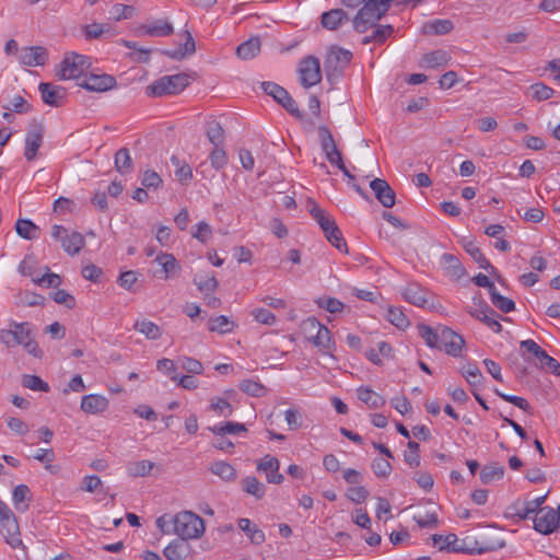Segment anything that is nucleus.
<instances>
[{
  "label": "nucleus",
  "instance_id": "1",
  "mask_svg": "<svg viewBox=\"0 0 560 560\" xmlns=\"http://www.w3.org/2000/svg\"><path fill=\"white\" fill-rule=\"evenodd\" d=\"M0 342L7 348L23 346V348L33 357H43V351L34 340L32 324L27 322H10L8 328L0 329Z\"/></svg>",
  "mask_w": 560,
  "mask_h": 560
},
{
  "label": "nucleus",
  "instance_id": "2",
  "mask_svg": "<svg viewBox=\"0 0 560 560\" xmlns=\"http://www.w3.org/2000/svg\"><path fill=\"white\" fill-rule=\"evenodd\" d=\"M205 533V521L194 512L182 511L174 516L173 534L183 540L197 539Z\"/></svg>",
  "mask_w": 560,
  "mask_h": 560
},
{
  "label": "nucleus",
  "instance_id": "3",
  "mask_svg": "<svg viewBox=\"0 0 560 560\" xmlns=\"http://www.w3.org/2000/svg\"><path fill=\"white\" fill-rule=\"evenodd\" d=\"M0 534L13 549L23 545L18 518L3 501L0 502Z\"/></svg>",
  "mask_w": 560,
  "mask_h": 560
},
{
  "label": "nucleus",
  "instance_id": "4",
  "mask_svg": "<svg viewBox=\"0 0 560 560\" xmlns=\"http://www.w3.org/2000/svg\"><path fill=\"white\" fill-rule=\"evenodd\" d=\"M189 83L190 78L186 73L165 75L148 86V91L150 95L159 97L164 95H176L184 91Z\"/></svg>",
  "mask_w": 560,
  "mask_h": 560
},
{
  "label": "nucleus",
  "instance_id": "5",
  "mask_svg": "<svg viewBox=\"0 0 560 560\" xmlns=\"http://www.w3.org/2000/svg\"><path fill=\"white\" fill-rule=\"evenodd\" d=\"M90 66L89 57L77 52H68L59 65L60 69L57 75L61 80L80 79L86 75L85 72Z\"/></svg>",
  "mask_w": 560,
  "mask_h": 560
},
{
  "label": "nucleus",
  "instance_id": "6",
  "mask_svg": "<svg viewBox=\"0 0 560 560\" xmlns=\"http://www.w3.org/2000/svg\"><path fill=\"white\" fill-rule=\"evenodd\" d=\"M385 14L386 12H383L381 7L374 0H363V7L353 18V28L358 33H365Z\"/></svg>",
  "mask_w": 560,
  "mask_h": 560
},
{
  "label": "nucleus",
  "instance_id": "7",
  "mask_svg": "<svg viewBox=\"0 0 560 560\" xmlns=\"http://www.w3.org/2000/svg\"><path fill=\"white\" fill-rule=\"evenodd\" d=\"M261 89L267 95H270L293 117H295L296 119L303 118V113L300 110L296 102L292 98V96L284 88L275 82H262Z\"/></svg>",
  "mask_w": 560,
  "mask_h": 560
},
{
  "label": "nucleus",
  "instance_id": "8",
  "mask_svg": "<svg viewBox=\"0 0 560 560\" xmlns=\"http://www.w3.org/2000/svg\"><path fill=\"white\" fill-rule=\"evenodd\" d=\"M351 59V51L340 47H331L324 61L327 79L331 80L340 77Z\"/></svg>",
  "mask_w": 560,
  "mask_h": 560
},
{
  "label": "nucleus",
  "instance_id": "9",
  "mask_svg": "<svg viewBox=\"0 0 560 560\" xmlns=\"http://www.w3.org/2000/svg\"><path fill=\"white\" fill-rule=\"evenodd\" d=\"M51 236L56 241L60 242L63 250L70 256H74V255L79 254L80 250L85 245V240L81 233H79V232L68 233V230L62 225H58V224L52 225Z\"/></svg>",
  "mask_w": 560,
  "mask_h": 560
},
{
  "label": "nucleus",
  "instance_id": "10",
  "mask_svg": "<svg viewBox=\"0 0 560 560\" xmlns=\"http://www.w3.org/2000/svg\"><path fill=\"white\" fill-rule=\"evenodd\" d=\"M521 348L525 352L530 353L540 364V368H546L553 375H560V363L550 357L536 341L527 339L521 341Z\"/></svg>",
  "mask_w": 560,
  "mask_h": 560
},
{
  "label": "nucleus",
  "instance_id": "11",
  "mask_svg": "<svg viewBox=\"0 0 560 560\" xmlns=\"http://www.w3.org/2000/svg\"><path fill=\"white\" fill-rule=\"evenodd\" d=\"M300 82L304 88L316 85L322 80L320 65L318 58L307 56L299 65Z\"/></svg>",
  "mask_w": 560,
  "mask_h": 560
},
{
  "label": "nucleus",
  "instance_id": "12",
  "mask_svg": "<svg viewBox=\"0 0 560 560\" xmlns=\"http://www.w3.org/2000/svg\"><path fill=\"white\" fill-rule=\"evenodd\" d=\"M45 128L42 122L34 120L30 124L25 136L24 156L31 162L36 159L38 149L43 144Z\"/></svg>",
  "mask_w": 560,
  "mask_h": 560
},
{
  "label": "nucleus",
  "instance_id": "13",
  "mask_svg": "<svg viewBox=\"0 0 560 560\" xmlns=\"http://www.w3.org/2000/svg\"><path fill=\"white\" fill-rule=\"evenodd\" d=\"M465 340L462 335L446 326H440L439 346L448 355L457 358L460 355Z\"/></svg>",
  "mask_w": 560,
  "mask_h": 560
},
{
  "label": "nucleus",
  "instance_id": "14",
  "mask_svg": "<svg viewBox=\"0 0 560 560\" xmlns=\"http://www.w3.org/2000/svg\"><path fill=\"white\" fill-rule=\"evenodd\" d=\"M453 552L456 553H468V555H482L497 549L495 545L485 544L478 541L472 535H466L463 538L456 536L455 547H451Z\"/></svg>",
  "mask_w": 560,
  "mask_h": 560
},
{
  "label": "nucleus",
  "instance_id": "15",
  "mask_svg": "<svg viewBox=\"0 0 560 560\" xmlns=\"http://www.w3.org/2000/svg\"><path fill=\"white\" fill-rule=\"evenodd\" d=\"M534 528L536 532L548 535L560 528L559 513L555 509L546 506L539 510L534 518Z\"/></svg>",
  "mask_w": 560,
  "mask_h": 560
},
{
  "label": "nucleus",
  "instance_id": "16",
  "mask_svg": "<svg viewBox=\"0 0 560 560\" xmlns=\"http://www.w3.org/2000/svg\"><path fill=\"white\" fill-rule=\"evenodd\" d=\"M38 91L46 105L60 107L63 106L67 101V90L60 85L42 82L38 85Z\"/></svg>",
  "mask_w": 560,
  "mask_h": 560
},
{
  "label": "nucleus",
  "instance_id": "17",
  "mask_svg": "<svg viewBox=\"0 0 560 560\" xmlns=\"http://www.w3.org/2000/svg\"><path fill=\"white\" fill-rule=\"evenodd\" d=\"M79 86L92 92H105L116 85V79L110 74H86Z\"/></svg>",
  "mask_w": 560,
  "mask_h": 560
},
{
  "label": "nucleus",
  "instance_id": "18",
  "mask_svg": "<svg viewBox=\"0 0 560 560\" xmlns=\"http://www.w3.org/2000/svg\"><path fill=\"white\" fill-rule=\"evenodd\" d=\"M19 60L27 67L44 66L48 60V50L43 46H30L20 49Z\"/></svg>",
  "mask_w": 560,
  "mask_h": 560
},
{
  "label": "nucleus",
  "instance_id": "19",
  "mask_svg": "<svg viewBox=\"0 0 560 560\" xmlns=\"http://www.w3.org/2000/svg\"><path fill=\"white\" fill-rule=\"evenodd\" d=\"M370 188L383 207L392 208L395 205L396 192L385 179L374 178L370 182Z\"/></svg>",
  "mask_w": 560,
  "mask_h": 560
},
{
  "label": "nucleus",
  "instance_id": "20",
  "mask_svg": "<svg viewBox=\"0 0 560 560\" xmlns=\"http://www.w3.org/2000/svg\"><path fill=\"white\" fill-rule=\"evenodd\" d=\"M280 462L271 455H266L257 464V470L266 472V479L269 483L279 485L283 481L284 477L279 472Z\"/></svg>",
  "mask_w": 560,
  "mask_h": 560
},
{
  "label": "nucleus",
  "instance_id": "21",
  "mask_svg": "<svg viewBox=\"0 0 560 560\" xmlns=\"http://www.w3.org/2000/svg\"><path fill=\"white\" fill-rule=\"evenodd\" d=\"M109 407V400L98 394L84 395L81 399V410L89 415H98L106 411Z\"/></svg>",
  "mask_w": 560,
  "mask_h": 560
},
{
  "label": "nucleus",
  "instance_id": "22",
  "mask_svg": "<svg viewBox=\"0 0 560 560\" xmlns=\"http://www.w3.org/2000/svg\"><path fill=\"white\" fill-rule=\"evenodd\" d=\"M190 553V546L180 538L172 540L163 550L167 560H185Z\"/></svg>",
  "mask_w": 560,
  "mask_h": 560
},
{
  "label": "nucleus",
  "instance_id": "23",
  "mask_svg": "<svg viewBox=\"0 0 560 560\" xmlns=\"http://www.w3.org/2000/svg\"><path fill=\"white\" fill-rule=\"evenodd\" d=\"M402 296L408 303L424 307L428 303V291L417 283H410L402 290Z\"/></svg>",
  "mask_w": 560,
  "mask_h": 560
},
{
  "label": "nucleus",
  "instance_id": "24",
  "mask_svg": "<svg viewBox=\"0 0 560 560\" xmlns=\"http://www.w3.org/2000/svg\"><path fill=\"white\" fill-rule=\"evenodd\" d=\"M462 246L464 249L471 256V258L478 264L481 269L491 270V272L495 271V268L490 264V261L482 254L481 249L477 246L475 241L463 238Z\"/></svg>",
  "mask_w": 560,
  "mask_h": 560
},
{
  "label": "nucleus",
  "instance_id": "25",
  "mask_svg": "<svg viewBox=\"0 0 560 560\" xmlns=\"http://www.w3.org/2000/svg\"><path fill=\"white\" fill-rule=\"evenodd\" d=\"M32 501V493L26 485H19L13 489L12 502L18 512H26Z\"/></svg>",
  "mask_w": 560,
  "mask_h": 560
},
{
  "label": "nucleus",
  "instance_id": "26",
  "mask_svg": "<svg viewBox=\"0 0 560 560\" xmlns=\"http://www.w3.org/2000/svg\"><path fill=\"white\" fill-rule=\"evenodd\" d=\"M140 31L149 36L166 37L173 34L174 28L168 21L156 20L152 24L141 25Z\"/></svg>",
  "mask_w": 560,
  "mask_h": 560
},
{
  "label": "nucleus",
  "instance_id": "27",
  "mask_svg": "<svg viewBox=\"0 0 560 560\" xmlns=\"http://www.w3.org/2000/svg\"><path fill=\"white\" fill-rule=\"evenodd\" d=\"M348 20V14L342 9H332L324 12L320 18L323 27L334 31Z\"/></svg>",
  "mask_w": 560,
  "mask_h": 560
},
{
  "label": "nucleus",
  "instance_id": "28",
  "mask_svg": "<svg viewBox=\"0 0 560 560\" xmlns=\"http://www.w3.org/2000/svg\"><path fill=\"white\" fill-rule=\"evenodd\" d=\"M308 211L323 232L336 224V221L314 201L308 202Z\"/></svg>",
  "mask_w": 560,
  "mask_h": 560
},
{
  "label": "nucleus",
  "instance_id": "29",
  "mask_svg": "<svg viewBox=\"0 0 560 560\" xmlns=\"http://www.w3.org/2000/svg\"><path fill=\"white\" fill-rule=\"evenodd\" d=\"M357 393L358 398L366 404L371 409L382 408L386 404L385 398L370 387L361 386L358 388Z\"/></svg>",
  "mask_w": 560,
  "mask_h": 560
},
{
  "label": "nucleus",
  "instance_id": "30",
  "mask_svg": "<svg viewBox=\"0 0 560 560\" xmlns=\"http://www.w3.org/2000/svg\"><path fill=\"white\" fill-rule=\"evenodd\" d=\"M546 497L547 495L545 494L534 500L526 501L521 508L514 506V516H516L518 520H526L534 513H536V515L539 514V510L541 509L540 506L546 501Z\"/></svg>",
  "mask_w": 560,
  "mask_h": 560
},
{
  "label": "nucleus",
  "instance_id": "31",
  "mask_svg": "<svg viewBox=\"0 0 560 560\" xmlns=\"http://www.w3.org/2000/svg\"><path fill=\"white\" fill-rule=\"evenodd\" d=\"M441 259L445 266L446 273L453 279L458 280L465 276L466 270L456 256L445 253L442 255Z\"/></svg>",
  "mask_w": 560,
  "mask_h": 560
},
{
  "label": "nucleus",
  "instance_id": "32",
  "mask_svg": "<svg viewBox=\"0 0 560 560\" xmlns=\"http://www.w3.org/2000/svg\"><path fill=\"white\" fill-rule=\"evenodd\" d=\"M450 60L451 56L448 55L447 51L443 49L430 51L422 57L423 63L425 65L427 68L430 69H438L444 67L448 63Z\"/></svg>",
  "mask_w": 560,
  "mask_h": 560
},
{
  "label": "nucleus",
  "instance_id": "33",
  "mask_svg": "<svg viewBox=\"0 0 560 560\" xmlns=\"http://www.w3.org/2000/svg\"><path fill=\"white\" fill-rule=\"evenodd\" d=\"M312 343L323 354L329 353L335 347L331 332L325 325L320 327V331L316 334L315 338L312 340Z\"/></svg>",
  "mask_w": 560,
  "mask_h": 560
},
{
  "label": "nucleus",
  "instance_id": "34",
  "mask_svg": "<svg viewBox=\"0 0 560 560\" xmlns=\"http://www.w3.org/2000/svg\"><path fill=\"white\" fill-rule=\"evenodd\" d=\"M242 489L256 500H261L266 494V486L254 476L242 479Z\"/></svg>",
  "mask_w": 560,
  "mask_h": 560
},
{
  "label": "nucleus",
  "instance_id": "35",
  "mask_svg": "<svg viewBox=\"0 0 560 560\" xmlns=\"http://www.w3.org/2000/svg\"><path fill=\"white\" fill-rule=\"evenodd\" d=\"M210 471L228 482L234 481L237 477L236 469L231 464L224 460H218L212 463L210 466Z\"/></svg>",
  "mask_w": 560,
  "mask_h": 560
},
{
  "label": "nucleus",
  "instance_id": "36",
  "mask_svg": "<svg viewBox=\"0 0 560 560\" xmlns=\"http://www.w3.org/2000/svg\"><path fill=\"white\" fill-rule=\"evenodd\" d=\"M259 50L260 39L258 37H252L237 46L236 55L241 59L248 60L254 58L259 52Z\"/></svg>",
  "mask_w": 560,
  "mask_h": 560
},
{
  "label": "nucleus",
  "instance_id": "37",
  "mask_svg": "<svg viewBox=\"0 0 560 560\" xmlns=\"http://www.w3.org/2000/svg\"><path fill=\"white\" fill-rule=\"evenodd\" d=\"M115 168L121 175L132 172V159L127 148H121L115 153Z\"/></svg>",
  "mask_w": 560,
  "mask_h": 560
},
{
  "label": "nucleus",
  "instance_id": "38",
  "mask_svg": "<svg viewBox=\"0 0 560 560\" xmlns=\"http://www.w3.org/2000/svg\"><path fill=\"white\" fill-rule=\"evenodd\" d=\"M133 328L151 340H156L162 336L161 328L153 322L145 318L136 320Z\"/></svg>",
  "mask_w": 560,
  "mask_h": 560
},
{
  "label": "nucleus",
  "instance_id": "39",
  "mask_svg": "<svg viewBox=\"0 0 560 560\" xmlns=\"http://www.w3.org/2000/svg\"><path fill=\"white\" fill-rule=\"evenodd\" d=\"M235 326V323L224 315L211 317L208 322V329L219 334H229Z\"/></svg>",
  "mask_w": 560,
  "mask_h": 560
},
{
  "label": "nucleus",
  "instance_id": "40",
  "mask_svg": "<svg viewBox=\"0 0 560 560\" xmlns=\"http://www.w3.org/2000/svg\"><path fill=\"white\" fill-rule=\"evenodd\" d=\"M171 162L174 166H176L175 170V177L182 185H188L190 180L192 179V170L191 167L186 163L182 162L178 156L172 155Z\"/></svg>",
  "mask_w": 560,
  "mask_h": 560
},
{
  "label": "nucleus",
  "instance_id": "41",
  "mask_svg": "<svg viewBox=\"0 0 560 560\" xmlns=\"http://www.w3.org/2000/svg\"><path fill=\"white\" fill-rule=\"evenodd\" d=\"M417 329L428 347L441 350V346H439L440 327L433 329L429 325L419 324Z\"/></svg>",
  "mask_w": 560,
  "mask_h": 560
},
{
  "label": "nucleus",
  "instance_id": "42",
  "mask_svg": "<svg viewBox=\"0 0 560 560\" xmlns=\"http://www.w3.org/2000/svg\"><path fill=\"white\" fill-rule=\"evenodd\" d=\"M504 475V467L498 463L485 465L480 471V480L482 483L488 485L493 480L502 479Z\"/></svg>",
  "mask_w": 560,
  "mask_h": 560
},
{
  "label": "nucleus",
  "instance_id": "43",
  "mask_svg": "<svg viewBox=\"0 0 560 560\" xmlns=\"http://www.w3.org/2000/svg\"><path fill=\"white\" fill-rule=\"evenodd\" d=\"M155 261L162 267L165 279L173 277L179 269L178 262L172 254L161 253L156 256Z\"/></svg>",
  "mask_w": 560,
  "mask_h": 560
},
{
  "label": "nucleus",
  "instance_id": "44",
  "mask_svg": "<svg viewBox=\"0 0 560 560\" xmlns=\"http://www.w3.org/2000/svg\"><path fill=\"white\" fill-rule=\"evenodd\" d=\"M238 388L243 393L253 397H264L267 394V387L258 380L254 378L243 380L240 383Z\"/></svg>",
  "mask_w": 560,
  "mask_h": 560
},
{
  "label": "nucleus",
  "instance_id": "45",
  "mask_svg": "<svg viewBox=\"0 0 560 560\" xmlns=\"http://www.w3.org/2000/svg\"><path fill=\"white\" fill-rule=\"evenodd\" d=\"M15 231L25 240H35L38 237L39 228L31 220L19 219L15 223Z\"/></svg>",
  "mask_w": 560,
  "mask_h": 560
},
{
  "label": "nucleus",
  "instance_id": "46",
  "mask_svg": "<svg viewBox=\"0 0 560 560\" xmlns=\"http://www.w3.org/2000/svg\"><path fill=\"white\" fill-rule=\"evenodd\" d=\"M462 374L466 378L467 383L472 388H478L482 385L483 375L476 364L468 363L462 368Z\"/></svg>",
  "mask_w": 560,
  "mask_h": 560
},
{
  "label": "nucleus",
  "instance_id": "47",
  "mask_svg": "<svg viewBox=\"0 0 560 560\" xmlns=\"http://www.w3.org/2000/svg\"><path fill=\"white\" fill-rule=\"evenodd\" d=\"M154 466L155 464L153 462L147 459L137 460L127 465V471L131 477H145L151 474Z\"/></svg>",
  "mask_w": 560,
  "mask_h": 560
},
{
  "label": "nucleus",
  "instance_id": "48",
  "mask_svg": "<svg viewBox=\"0 0 560 560\" xmlns=\"http://www.w3.org/2000/svg\"><path fill=\"white\" fill-rule=\"evenodd\" d=\"M324 234L327 241L339 252L348 253L347 243L337 223L329 228V230L324 231Z\"/></svg>",
  "mask_w": 560,
  "mask_h": 560
},
{
  "label": "nucleus",
  "instance_id": "49",
  "mask_svg": "<svg viewBox=\"0 0 560 560\" xmlns=\"http://www.w3.org/2000/svg\"><path fill=\"white\" fill-rule=\"evenodd\" d=\"M209 430L217 435L224 436L225 434H240L247 431L244 423L226 422L224 424H217L210 427Z\"/></svg>",
  "mask_w": 560,
  "mask_h": 560
},
{
  "label": "nucleus",
  "instance_id": "50",
  "mask_svg": "<svg viewBox=\"0 0 560 560\" xmlns=\"http://www.w3.org/2000/svg\"><path fill=\"white\" fill-rule=\"evenodd\" d=\"M207 138L213 145H222L225 139V132L220 122L212 120L207 125Z\"/></svg>",
  "mask_w": 560,
  "mask_h": 560
},
{
  "label": "nucleus",
  "instance_id": "51",
  "mask_svg": "<svg viewBox=\"0 0 560 560\" xmlns=\"http://www.w3.org/2000/svg\"><path fill=\"white\" fill-rule=\"evenodd\" d=\"M318 135L325 154L332 153L337 155L338 148L330 130L326 126H320L318 128Z\"/></svg>",
  "mask_w": 560,
  "mask_h": 560
},
{
  "label": "nucleus",
  "instance_id": "52",
  "mask_svg": "<svg viewBox=\"0 0 560 560\" xmlns=\"http://www.w3.org/2000/svg\"><path fill=\"white\" fill-rule=\"evenodd\" d=\"M194 283L197 285L198 290L203 294L212 293L219 285L218 280L212 275H196L194 278Z\"/></svg>",
  "mask_w": 560,
  "mask_h": 560
},
{
  "label": "nucleus",
  "instance_id": "53",
  "mask_svg": "<svg viewBox=\"0 0 560 560\" xmlns=\"http://www.w3.org/2000/svg\"><path fill=\"white\" fill-rule=\"evenodd\" d=\"M490 300L492 304L503 313H510L515 310L514 301L501 295L497 289L490 292Z\"/></svg>",
  "mask_w": 560,
  "mask_h": 560
},
{
  "label": "nucleus",
  "instance_id": "54",
  "mask_svg": "<svg viewBox=\"0 0 560 560\" xmlns=\"http://www.w3.org/2000/svg\"><path fill=\"white\" fill-rule=\"evenodd\" d=\"M323 324H320L317 318L315 317H307L306 319L302 320L301 323V331L304 335V337L312 342V340L315 338L316 334L320 331V327Z\"/></svg>",
  "mask_w": 560,
  "mask_h": 560
},
{
  "label": "nucleus",
  "instance_id": "55",
  "mask_svg": "<svg viewBox=\"0 0 560 560\" xmlns=\"http://www.w3.org/2000/svg\"><path fill=\"white\" fill-rule=\"evenodd\" d=\"M211 166L219 171L228 164V155L225 150L221 145H213L212 151L209 154Z\"/></svg>",
  "mask_w": 560,
  "mask_h": 560
},
{
  "label": "nucleus",
  "instance_id": "56",
  "mask_svg": "<svg viewBox=\"0 0 560 560\" xmlns=\"http://www.w3.org/2000/svg\"><path fill=\"white\" fill-rule=\"evenodd\" d=\"M386 317L390 324H393L399 329L406 328L409 325V319L398 307H388Z\"/></svg>",
  "mask_w": 560,
  "mask_h": 560
},
{
  "label": "nucleus",
  "instance_id": "57",
  "mask_svg": "<svg viewBox=\"0 0 560 560\" xmlns=\"http://www.w3.org/2000/svg\"><path fill=\"white\" fill-rule=\"evenodd\" d=\"M22 385L25 388H28L32 390H39V392H45V393H47L49 390V385L37 375H30V374L23 375Z\"/></svg>",
  "mask_w": 560,
  "mask_h": 560
},
{
  "label": "nucleus",
  "instance_id": "58",
  "mask_svg": "<svg viewBox=\"0 0 560 560\" xmlns=\"http://www.w3.org/2000/svg\"><path fill=\"white\" fill-rule=\"evenodd\" d=\"M210 409L223 417H230L233 413L232 405L225 398L222 397L211 398Z\"/></svg>",
  "mask_w": 560,
  "mask_h": 560
},
{
  "label": "nucleus",
  "instance_id": "59",
  "mask_svg": "<svg viewBox=\"0 0 560 560\" xmlns=\"http://www.w3.org/2000/svg\"><path fill=\"white\" fill-rule=\"evenodd\" d=\"M433 545L438 546L440 551L453 552L451 547H455L456 535L448 534L446 536L434 534L432 535Z\"/></svg>",
  "mask_w": 560,
  "mask_h": 560
},
{
  "label": "nucleus",
  "instance_id": "60",
  "mask_svg": "<svg viewBox=\"0 0 560 560\" xmlns=\"http://www.w3.org/2000/svg\"><path fill=\"white\" fill-rule=\"evenodd\" d=\"M110 14L115 21L130 19L136 14V8L128 4L116 3L113 5Z\"/></svg>",
  "mask_w": 560,
  "mask_h": 560
},
{
  "label": "nucleus",
  "instance_id": "61",
  "mask_svg": "<svg viewBox=\"0 0 560 560\" xmlns=\"http://www.w3.org/2000/svg\"><path fill=\"white\" fill-rule=\"evenodd\" d=\"M427 27L436 35H445L448 34L453 28L454 24L451 20H433L430 23L427 24Z\"/></svg>",
  "mask_w": 560,
  "mask_h": 560
},
{
  "label": "nucleus",
  "instance_id": "62",
  "mask_svg": "<svg viewBox=\"0 0 560 560\" xmlns=\"http://www.w3.org/2000/svg\"><path fill=\"white\" fill-rule=\"evenodd\" d=\"M320 308L326 310L329 313L342 312L345 304L336 298L323 296L316 301Z\"/></svg>",
  "mask_w": 560,
  "mask_h": 560
},
{
  "label": "nucleus",
  "instance_id": "63",
  "mask_svg": "<svg viewBox=\"0 0 560 560\" xmlns=\"http://www.w3.org/2000/svg\"><path fill=\"white\" fill-rule=\"evenodd\" d=\"M162 178L161 176L152 170H147L143 172L141 177V184L147 189H158L162 186Z\"/></svg>",
  "mask_w": 560,
  "mask_h": 560
},
{
  "label": "nucleus",
  "instance_id": "64",
  "mask_svg": "<svg viewBox=\"0 0 560 560\" xmlns=\"http://www.w3.org/2000/svg\"><path fill=\"white\" fill-rule=\"evenodd\" d=\"M284 418L290 430H299L303 425V416L298 408H289L284 412Z\"/></svg>",
  "mask_w": 560,
  "mask_h": 560
}]
</instances>
